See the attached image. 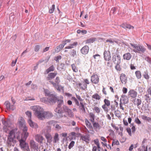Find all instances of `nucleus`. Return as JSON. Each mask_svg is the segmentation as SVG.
Returning a JSON list of instances; mask_svg holds the SVG:
<instances>
[{"label": "nucleus", "instance_id": "f257e3e1", "mask_svg": "<svg viewBox=\"0 0 151 151\" xmlns=\"http://www.w3.org/2000/svg\"><path fill=\"white\" fill-rule=\"evenodd\" d=\"M19 132H17L16 129H12L10 131L7 137V143L8 146H13L16 142V137L19 142L23 140V137Z\"/></svg>", "mask_w": 151, "mask_h": 151}, {"label": "nucleus", "instance_id": "f03ea898", "mask_svg": "<svg viewBox=\"0 0 151 151\" xmlns=\"http://www.w3.org/2000/svg\"><path fill=\"white\" fill-rule=\"evenodd\" d=\"M31 109L35 111V115L40 120H43L46 118H51L53 116L51 113L44 111L43 109L39 106H34Z\"/></svg>", "mask_w": 151, "mask_h": 151}, {"label": "nucleus", "instance_id": "7ed1b4c3", "mask_svg": "<svg viewBox=\"0 0 151 151\" xmlns=\"http://www.w3.org/2000/svg\"><path fill=\"white\" fill-rule=\"evenodd\" d=\"M130 44L134 48L133 51L135 52H144L146 50V49L140 45H137V44H133L132 43H130Z\"/></svg>", "mask_w": 151, "mask_h": 151}, {"label": "nucleus", "instance_id": "20e7f679", "mask_svg": "<svg viewBox=\"0 0 151 151\" xmlns=\"http://www.w3.org/2000/svg\"><path fill=\"white\" fill-rule=\"evenodd\" d=\"M19 145L21 148L24 151H30V149L27 143L25 140H22L19 142Z\"/></svg>", "mask_w": 151, "mask_h": 151}, {"label": "nucleus", "instance_id": "39448f33", "mask_svg": "<svg viewBox=\"0 0 151 151\" xmlns=\"http://www.w3.org/2000/svg\"><path fill=\"white\" fill-rule=\"evenodd\" d=\"M104 104L102 106V109L105 112H108V107L110 105V101L106 99H105L104 101Z\"/></svg>", "mask_w": 151, "mask_h": 151}, {"label": "nucleus", "instance_id": "423d86ee", "mask_svg": "<svg viewBox=\"0 0 151 151\" xmlns=\"http://www.w3.org/2000/svg\"><path fill=\"white\" fill-rule=\"evenodd\" d=\"M112 61L115 64H120L121 63V57L119 55L117 54L114 55L112 58Z\"/></svg>", "mask_w": 151, "mask_h": 151}, {"label": "nucleus", "instance_id": "0eeeda50", "mask_svg": "<svg viewBox=\"0 0 151 151\" xmlns=\"http://www.w3.org/2000/svg\"><path fill=\"white\" fill-rule=\"evenodd\" d=\"M2 123L4 125L3 129L5 132H7L8 131L10 128V124L8 121L4 120H3Z\"/></svg>", "mask_w": 151, "mask_h": 151}, {"label": "nucleus", "instance_id": "6e6552de", "mask_svg": "<svg viewBox=\"0 0 151 151\" xmlns=\"http://www.w3.org/2000/svg\"><path fill=\"white\" fill-rule=\"evenodd\" d=\"M91 81L93 83L95 84H97L99 81L98 76L97 74L93 75L91 77Z\"/></svg>", "mask_w": 151, "mask_h": 151}, {"label": "nucleus", "instance_id": "1a4fd4ad", "mask_svg": "<svg viewBox=\"0 0 151 151\" xmlns=\"http://www.w3.org/2000/svg\"><path fill=\"white\" fill-rule=\"evenodd\" d=\"M137 95V92L134 90H131L128 92V96L132 98H135Z\"/></svg>", "mask_w": 151, "mask_h": 151}, {"label": "nucleus", "instance_id": "9d476101", "mask_svg": "<svg viewBox=\"0 0 151 151\" xmlns=\"http://www.w3.org/2000/svg\"><path fill=\"white\" fill-rule=\"evenodd\" d=\"M104 55V59L106 61H109L110 60L111 56L110 51H105Z\"/></svg>", "mask_w": 151, "mask_h": 151}, {"label": "nucleus", "instance_id": "9b49d317", "mask_svg": "<svg viewBox=\"0 0 151 151\" xmlns=\"http://www.w3.org/2000/svg\"><path fill=\"white\" fill-rule=\"evenodd\" d=\"M4 104L6 105V109L8 110H13L15 109V107L14 105H10V104L9 101H6L4 103Z\"/></svg>", "mask_w": 151, "mask_h": 151}, {"label": "nucleus", "instance_id": "f8f14e48", "mask_svg": "<svg viewBox=\"0 0 151 151\" xmlns=\"http://www.w3.org/2000/svg\"><path fill=\"white\" fill-rule=\"evenodd\" d=\"M89 51V47L88 46L85 45L81 49V53L83 55L87 54Z\"/></svg>", "mask_w": 151, "mask_h": 151}, {"label": "nucleus", "instance_id": "ddd939ff", "mask_svg": "<svg viewBox=\"0 0 151 151\" xmlns=\"http://www.w3.org/2000/svg\"><path fill=\"white\" fill-rule=\"evenodd\" d=\"M128 100L127 96L125 95L122 96L120 100V102L126 104L128 103Z\"/></svg>", "mask_w": 151, "mask_h": 151}, {"label": "nucleus", "instance_id": "4468645a", "mask_svg": "<svg viewBox=\"0 0 151 151\" xmlns=\"http://www.w3.org/2000/svg\"><path fill=\"white\" fill-rule=\"evenodd\" d=\"M101 98V96L97 93H95L92 96V100L93 101H99Z\"/></svg>", "mask_w": 151, "mask_h": 151}, {"label": "nucleus", "instance_id": "2eb2a0df", "mask_svg": "<svg viewBox=\"0 0 151 151\" xmlns=\"http://www.w3.org/2000/svg\"><path fill=\"white\" fill-rule=\"evenodd\" d=\"M57 73H51L48 74V76L47 77L46 79L47 81H50L54 78L57 75Z\"/></svg>", "mask_w": 151, "mask_h": 151}, {"label": "nucleus", "instance_id": "dca6fc26", "mask_svg": "<svg viewBox=\"0 0 151 151\" xmlns=\"http://www.w3.org/2000/svg\"><path fill=\"white\" fill-rule=\"evenodd\" d=\"M47 132L45 134V137L47 139V141L49 140H50L52 139V137L51 135L48 133V132H50L51 130V127L50 126H47Z\"/></svg>", "mask_w": 151, "mask_h": 151}, {"label": "nucleus", "instance_id": "f3484780", "mask_svg": "<svg viewBox=\"0 0 151 151\" xmlns=\"http://www.w3.org/2000/svg\"><path fill=\"white\" fill-rule=\"evenodd\" d=\"M35 139L38 142L42 143L44 139L43 137L40 134H37L35 136Z\"/></svg>", "mask_w": 151, "mask_h": 151}, {"label": "nucleus", "instance_id": "a211bd4d", "mask_svg": "<svg viewBox=\"0 0 151 151\" xmlns=\"http://www.w3.org/2000/svg\"><path fill=\"white\" fill-rule=\"evenodd\" d=\"M28 122L29 126L32 127H34L35 128H37L38 127V125L37 124L34 122L31 119L28 120Z\"/></svg>", "mask_w": 151, "mask_h": 151}, {"label": "nucleus", "instance_id": "6ab92c4d", "mask_svg": "<svg viewBox=\"0 0 151 151\" xmlns=\"http://www.w3.org/2000/svg\"><path fill=\"white\" fill-rule=\"evenodd\" d=\"M48 102L49 103H55L57 100V98L54 95L51 94L49 97Z\"/></svg>", "mask_w": 151, "mask_h": 151}, {"label": "nucleus", "instance_id": "aec40b11", "mask_svg": "<svg viewBox=\"0 0 151 151\" xmlns=\"http://www.w3.org/2000/svg\"><path fill=\"white\" fill-rule=\"evenodd\" d=\"M120 79L123 84H125L127 83V79L126 75L124 73H122L120 76Z\"/></svg>", "mask_w": 151, "mask_h": 151}, {"label": "nucleus", "instance_id": "412c9836", "mask_svg": "<svg viewBox=\"0 0 151 151\" xmlns=\"http://www.w3.org/2000/svg\"><path fill=\"white\" fill-rule=\"evenodd\" d=\"M81 139L83 141L85 142L86 143H89V137L88 135H81Z\"/></svg>", "mask_w": 151, "mask_h": 151}, {"label": "nucleus", "instance_id": "4be33fe9", "mask_svg": "<svg viewBox=\"0 0 151 151\" xmlns=\"http://www.w3.org/2000/svg\"><path fill=\"white\" fill-rule=\"evenodd\" d=\"M120 26L124 28H127L129 29H133L134 28L133 26L126 23H124L122 24Z\"/></svg>", "mask_w": 151, "mask_h": 151}, {"label": "nucleus", "instance_id": "5701e85b", "mask_svg": "<svg viewBox=\"0 0 151 151\" xmlns=\"http://www.w3.org/2000/svg\"><path fill=\"white\" fill-rule=\"evenodd\" d=\"M133 103L135 105H137V107L140 105L142 103V101L141 99H139L135 98L133 101Z\"/></svg>", "mask_w": 151, "mask_h": 151}, {"label": "nucleus", "instance_id": "b1692460", "mask_svg": "<svg viewBox=\"0 0 151 151\" xmlns=\"http://www.w3.org/2000/svg\"><path fill=\"white\" fill-rule=\"evenodd\" d=\"M58 108H56L55 109V112H57L58 113H61V111H60L58 109V108L60 107L62 104H63V101L62 100H58Z\"/></svg>", "mask_w": 151, "mask_h": 151}, {"label": "nucleus", "instance_id": "393cba45", "mask_svg": "<svg viewBox=\"0 0 151 151\" xmlns=\"http://www.w3.org/2000/svg\"><path fill=\"white\" fill-rule=\"evenodd\" d=\"M93 123V127L96 130H99L101 128V126L98 123L94 122Z\"/></svg>", "mask_w": 151, "mask_h": 151}, {"label": "nucleus", "instance_id": "a878e982", "mask_svg": "<svg viewBox=\"0 0 151 151\" xmlns=\"http://www.w3.org/2000/svg\"><path fill=\"white\" fill-rule=\"evenodd\" d=\"M96 40L95 37H91L85 41L86 44H90L94 42Z\"/></svg>", "mask_w": 151, "mask_h": 151}, {"label": "nucleus", "instance_id": "bb28decb", "mask_svg": "<svg viewBox=\"0 0 151 151\" xmlns=\"http://www.w3.org/2000/svg\"><path fill=\"white\" fill-rule=\"evenodd\" d=\"M29 145L31 148L34 149H36L37 147L35 142L33 139H31L30 141Z\"/></svg>", "mask_w": 151, "mask_h": 151}, {"label": "nucleus", "instance_id": "cd10ccee", "mask_svg": "<svg viewBox=\"0 0 151 151\" xmlns=\"http://www.w3.org/2000/svg\"><path fill=\"white\" fill-rule=\"evenodd\" d=\"M78 86L80 87L81 89L85 90L87 88V85L84 81L82 82L81 83L78 84Z\"/></svg>", "mask_w": 151, "mask_h": 151}, {"label": "nucleus", "instance_id": "c85d7f7f", "mask_svg": "<svg viewBox=\"0 0 151 151\" xmlns=\"http://www.w3.org/2000/svg\"><path fill=\"white\" fill-rule=\"evenodd\" d=\"M132 55L129 52L124 54L123 55V58L124 60H129L130 59Z\"/></svg>", "mask_w": 151, "mask_h": 151}, {"label": "nucleus", "instance_id": "c756f323", "mask_svg": "<svg viewBox=\"0 0 151 151\" xmlns=\"http://www.w3.org/2000/svg\"><path fill=\"white\" fill-rule=\"evenodd\" d=\"M90 120L92 122H94L95 119V115L93 113L90 112L89 114Z\"/></svg>", "mask_w": 151, "mask_h": 151}, {"label": "nucleus", "instance_id": "7c9ffc66", "mask_svg": "<svg viewBox=\"0 0 151 151\" xmlns=\"http://www.w3.org/2000/svg\"><path fill=\"white\" fill-rule=\"evenodd\" d=\"M18 123L21 126L23 127L25 125V121L24 119L22 117H20L19 119Z\"/></svg>", "mask_w": 151, "mask_h": 151}, {"label": "nucleus", "instance_id": "2f4dec72", "mask_svg": "<svg viewBox=\"0 0 151 151\" xmlns=\"http://www.w3.org/2000/svg\"><path fill=\"white\" fill-rule=\"evenodd\" d=\"M77 44L78 43L77 42H74L72 44L66 47L65 48L66 49H71L73 48L74 46H76Z\"/></svg>", "mask_w": 151, "mask_h": 151}, {"label": "nucleus", "instance_id": "473e14b6", "mask_svg": "<svg viewBox=\"0 0 151 151\" xmlns=\"http://www.w3.org/2000/svg\"><path fill=\"white\" fill-rule=\"evenodd\" d=\"M80 104L81 106L79 107L80 111L82 113H85L86 110L84 105L82 103H80Z\"/></svg>", "mask_w": 151, "mask_h": 151}, {"label": "nucleus", "instance_id": "72a5a7b5", "mask_svg": "<svg viewBox=\"0 0 151 151\" xmlns=\"http://www.w3.org/2000/svg\"><path fill=\"white\" fill-rule=\"evenodd\" d=\"M71 66L72 70L74 72L77 73L78 71V68L77 67V66L74 64H72L71 65Z\"/></svg>", "mask_w": 151, "mask_h": 151}, {"label": "nucleus", "instance_id": "f704fd0d", "mask_svg": "<svg viewBox=\"0 0 151 151\" xmlns=\"http://www.w3.org/2000/svg\"><path fill=\"white\" fill-rule=\"evenodd\" d=\"M55 68L53 65H52L48 68H47L46 71L47 73H48L51 71H53L54 70Z\"/></svg>", "mask_w": 151, "mask_h": 151}, {"label": "nucleus", "instance_id": "c9c22d12", "mask_svg": "<svg viewBox=\"0 0 151 151\" xmlns=\"http://www.w3.org/2000/svg\"><path fill=\"white\" fill-rule=\"evenodd\" d=\"M58 133H56L55 134V136L53 137V142L56 143L59 140L58 137Z\"/></svg>", "mask_w": 151, "mask_h": 151}, {"label": "nucleus", "instance_id": "e433bc0d", "mask_svg": "<svg viewBox=\"0 0 151 151\" xmlns=\"http://www.w3.org/2000/svg\"><path fill=\"white\" fill-rule=\"evenodd\" d=\"M85 121L86 125L87 127L90 129H92V127L91 124L89 121L87 119H86Z\"/></svg>", "mask_w": 151, "mask_h": 151}, {"label": "nucleus", "instance_id": "4c0bfd02", "mask_svg": "<svg viewBox=\"0 0 151 151\" xmlns=\"http://www.w3.org/2000/svg\"><path fill=\"white\" fill-rule=\"evenodd\" d=\"M135 74L137 79H140L141 77V73L140 71L137 70L135 71Z\"/></svg>", "mask_w": 151, "mask_h": 151}, {"label": "nucleus", "instance_id": "58836bf2", "mask_svg": "<svg viewBox=\"0 0 151 151\" xmlns=\"http://www.w3.org/2000/svg\"><path fill=\"white\" fill-rule=\"evenodd\" d=\"M142 149L140 148H139L138 149V151H148V146L145 145L142 146Z\"/></svg>", "mask_w": 151, "mask_h": 151}, {"label": "nucleus", "instance_id": "ea45409f", "mask_svg": "<svg viewBox=\"0 0 151 151\" xmlns=\"http://www.w3.org/2000/svg\"><path fill=\"white\" fill-rule=\"evenodd\" d=\"M63 45L60 44L59 46H57L56 47V49L55 50V52H60L63 48Z\"/></svg>", "mask_w": 151, "mask_h": 151}, {"label": "nucleus", "instance_id": "a19ab883", "mask_svg": "<svg viewBox=\"0 0 151 151\" xmlns=\"http://www.w3.org/2000/svg\"><path fill=\"white\" fill-rule=\"evenodd\" d=\"M141 118L142 119L144 120H146L148 122H150L151 119V118L149 117H148L145 115L142 116Z\"/></svg>", "mask_w": 151, "mask_h": 151}, {"label": "nucleus", "instance_id": "79ce46f5", "mask_svg": "<svg viewBox=\"0 0 151 151\" xmlns=\"http://www.w3.org/2000/svg\"><path fill=\"white\" fill-rule=\"evenodd\" d=\"M93 110L95 111V112L98 114L100 113L101 111V109L98 107L95 106L93 109Z\"/></svg>", "mask_w": 151, "mask_h": 151}, {"label": "nucleus", "instance_id": "37998d69", "mask_svg": "<svg viewBox=\"0 0 151 151\" xmlns=\"http://www.w3.org/2000/svg\"><path fill=\"white\" fill-rule=\"evenodd\" d=\"M55 9V5L54 4H53L52 5V6L49 9V12L50 14H51L53 13Z\"/></svg>", "mask_w": 151, "mask_h": 151}, {"label": "nucleus", "instance_id": "c03bdc74", "mask_svg": "<svg viewBox=\"0 0 151 151\" xmlns=\"http://www.w3.org/2000/svg\"><path fill=\"white\" fill-rule=\"evenodd\" d=\"M116 65H115V69L117 71H120L121 70L122 68L120 65V64H116Z\"/></svg>", "mask_w": 151, "mask_h": 151}, {"label": "nucleus", "instance_id": "a18cd8bd", "mask_svg": "<svg viewBox=\"0 0 151 151\" xmlns=\"http://www.w3.org/2000/svg\"><path fill=\"white\" fill-rule=\"evenodd\" d=\"M143 76L144 78L146 79H148L149 78V76L148 75V72L147 70L144 72Z\"/></svg>", "mask_w": 151, "mask_h": 151}, {"label": "nucleus", "instance_id": "49530a36", "mask_svg": "<svg viewBox=\"0 0 151 151\" xmlns=\"http://www.w3.org/2000/svg\"><path fill=\"white\" fill-rule=\"evenodd\" d=\"M44 91L46 96H48L49 97L52 94H51L50 93L47 89H44Z\"/></svg>", "mask_w": 151, "mask_h": 151}, {"label": "nucleus", "instance_id": "de8ad7c7", "mask_svg": "<svg viewBox=\"0 0 151 151\" xmlns=\"http://www.w3.org/2000/svg\"><path fill=\"white\" fill-rule=\"evenodd\" d=\"M71 40L69 39L65 40L63 41L62 42L63 43L61 44L63 45V46L64 47V46L67 43H69L70 42Z\"/></svg>", "mask_w": 151, "mask_h": 151}, {"label": "nucleus", "instance_id": "09e8293b", "mask_svg": "<svg viewBox=\"0 0 151 151\" xmlns=\"http://www.w3.org/2000/svg\"><path fill=\"white\" fill-rule=\"evenodd\" d=\"M67 113L69 117H72L74 116L73 114L70 109L69 110Z\"/></svg>", "mask_w": 151, "mask_h": 151}, {"label": "nucleus", "instance_id": "8fccbe9b", "mask_svg": "<svg viewBox=\"0 0 151 151\" xmlns=\"http://www.w3.org/2000/svg\"><path fill=\"white\" fill-rule=\"evenodd\" d=\"M49 100L48 98L44 97L40 99L41 101L45 103H47V102H48Z\"/></svg>", "mask_w": 151, "mask_h": 151}, {"label": "nucleus", "instance_id": "3c124183", "mask_svg": "<svg viewBox=\"0 0 151 151\" xmlns=\"http://www.w3.org/2000/svg\"><path fill=\"white\" fill-rule=\"evenodd\" d=\"M75 142L74 141H72L70 143L68 148L69 149H70L73 147L74 146Z\"/></svg>", "mask_w": 151, "mask_h": 151}, {"label": "nucleus", "instance_id": "603ef678", "mask_svg": "<svg viewBox=\"0 0 151 151\" xmlns=\"http://www.w3.org/2000/svg\"><path fill=\"white\" fill-rule=\"evenodd\" d=\"M22 134L24 135V137H23L24 140V139L25 140L28 136L29 135V133L27 132H25L24 133L22 132Z\"/></svg>", "mask_w": 151, "mask_h": 151}, {"label": "nucleus", "instance_id": "864d4df0", "mask_svg": "<svg viewBox=\"0 0 151 151\" xmlns=\"http://www.w3.org/2000/svg\"><path fill=\"white\" fill-rule=\"evenodd\" d=\"M25 114L29 118V119H31L32 114L29 111H27L25 112Z\"/></svg>", "mask_w": 151, "mask_h": 151}, {"label": "nucleus", "instance_id": "5fc2aeb1", "mask_svg": "<svg viewBox=\"0 0 151 151\" xmlns=\"http://www.w3.org/2000/svg\"><path fill=\"white\" fill-rule=\"evenodd\" d=\"M63 108L64 111L66 113L70 109L67 106L65 105L63 106Z\"/></svg>", "mask_w": 151, "mask_h": 151}, {"label": "nucleus", "instance_id": "6e6d98bb", "mask_svg": "<svg viewBox=\"0 0 151 151\" xmlns=\"http://www.w3.org/2000/svg\"><path fill=\"white\" fill-rule=\"evenodd\" d=\"M119 144V142L117 140H114L113 141L112 145L113 146L114 145H118Z\"/></svg>", "mask_w": 151, "mask_h": 151}, {"label": "nucleus", "instance_id": "4d7b16f0", "mask_svg": "<svg viewBox=\"0 0 151 151\" xmlns=\"http://www.w3.org/2000/svg\"><path fill=\"white\" fill-rule=\"evenodd\" d=\"M40 46L39 45H35V48L34 50L35 52L38 51L40 49Z\"/></svg>", "mask_w": 151, "mask_h": 151}, {"label": "nucleus", "instance_id": "13d9d810", "mask_svg": "<svg viewBox=\"0 0 151 151\" xmlns=\"http://www.w3.org/2000/svg\"><path fill=\"white\" fill-rule=\"evenodd\" d=\"M134 122L138 124H141V121L138 117L135 118Z\"/></svg>", "mask_w": 151, "mask_h": 151}, {"label": "nucleus", "instance_id": "bf43d9fd", "mask_svg": "<svg viewBox=\"0 0 151 151\" xmlns=\"http://www.w3.org/2000/svg\"><path fill=\"white\" fill-rule=\"evenodd\" d=\"M124 104H124L120 102L119 103V105L120 108V109H122L123 111H124V108L123 106L124 105Z\"/></svg>", "mask_w": 151, "mask_h": 151}, {"label": "nucleus", "instance_id": "052dcab7", "mask_svg": "<svg viewBox=\"0 0 151 151\" xmlns=\"http://www.w3.org/2000/svg\"><path fill=\"white\" fill-rule=\"evenodd\" d=\"M94 142L95 144L97 146L99 147V145H100V144L99 143L98 139H96L94 140Z\"/></svg>", "mask_w": 151, "mask_h": 151}, {"label": "nucleus", "instance_id": "680f3d73", "mask_svg": "<svg viewBox=\"0 0 151 151\" xmlns=\"http://www.w3.org/2000/svg\"><path fill=\"white\" fill-rule=\"evenodd\" d=\"M55 121H53V120H52V121H50L48 122L47 123V124L48 125L53 124V125L54 126L55 125L54 124L55 123Z\"/></svg>", "mask_w": 151, "mask_h": 151}, {"label": "nucleus", "instance_id": "e2e57ef3", "mask_svg": "<svg viewBox=\"0 0 151 151\" xmlns=\"http://www.w3.org/2000/svg\"><path fill=\"white\" fill-rule=\"evenodd\" d=\"M50 82L53 85V86L55 88L57 87L58 86V84H57L56 83H54L52 81H50Z\"/></svg>", "mask_w": 151, "mask_h": 151}, {"label": "nucleus", "instance_id": "0e129e2a", "mask_svg": "<svg viewBox=\"0 0 151 151\" xmlns=\"http://www.w3.org/2000/svg\"><path fill=\"white\" fill-rule=\"evenodd\" d=\"M127 132L129 134L130 136H132V134L130 128H127L126 129Z\"/></svg>", "mask_w": 151, "mask_h": 151}, {"label": "nucleus", "instance_id": "69168bd1", "mask_svg": "<svg viewBox=\"0 0 151 151\" xmlns=\"http://www.w3.org/2000/svg\"><path fill=\"white\" fill-rule=\"evenodd\" d=\"M60 82V81L59 77H56L55 79V82L57 84H58Z\"/></svg>", "mask_w": 151, "mask_h": 151}, {"label": "nucleus", "instance_id": "338daca9", "mask_svg": "<svg viewBox=\"0 0 151 151\" xmlns=\"http://www.w3.org/2000/svg\"><path fill=\"white\" fill-rule=\"evenodd\" d=\"M115 115L118 117H121V115L119 112V111L118 112V111H115Z\"/></svg>", "mask_w": 151, "mask_h": 151}, {"label": "nucleus", "instance_id": "774afa93", "mask_svg": "<svg viewBox=\"0 0 151 151\" xmlns=\"http://www.w3.org/2000/svg\"><path fill=\"white\" fill-rule=\"evenodd\" d=\"M145 60L149 63H151V59L148 57L145 58Z\"/></svg>", "mask_w": 151, "mask_h": 151}]
</instances>
